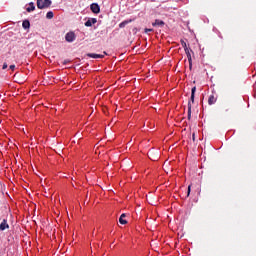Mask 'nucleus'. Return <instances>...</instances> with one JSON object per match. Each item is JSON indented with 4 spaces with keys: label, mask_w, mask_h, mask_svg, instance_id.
Segmentation results:
<instances>
[{
    "label": "nucleus",
    "mask_w": 256,
    "mask_h": 256,
    "mask_svg": "<svg viewBox=\"0 0 256 256\" xmlns=\"http://www.w3.org/2000/svg\"><path fill=\"white\" fill-rule=\"evenodd\" d=\"M38 9H49L51 7V0H37Z\"/></svg>",
    "instance_id": "1"
},
{
    "label": "nucleus",
    "mask_w": 256,
    "mask_h": 256,
    "mask_svg": "<svg viewBox=\"0 0 256 256\" xmlns=\"http://www.w3.org/2000/svg\"><path fill=\"white\" fill-rule=\"evenodd\" d=\"M65 39H66L67 43H73V41H75V39H77V36L75 35V32L70 31L65 35Z\"/></svg>",
    "instance_id": "2"
},
{
    "label": "nucleus",
    "mask_w": 256,
    "mask_h": 256,
    "mask_svg": "<svg viewBox=\"0 0 256 256\" xmlns=\"http://www.w3.org/2000/svg\"><path fill=\"white\" fill-rule=\"evenodd\" d=\"M187 59H188V63L190 65V69L193 66V59L191 58V53H193V50H191L190 48H186L185 50Z\"/></svg>",
    "instance_id": "3"
},
{
    "label": "nucleus",
    "mask_w": 256,
    "mask_h": 256,
    "mask_svg": "<svg viewBox=\"0 0 256 256\" xmlns=\"http://www.w3.org/2000/svg\"><path fill=\"white\" fill-rule=\"evenodd\" d=\"M90 9H91L92 13H95V14L100 13V11H101V8L99 7V4H97V3L91 4Z\"/></svg>",
    "instance_id": "4"
},
{
    "label": "nucleus",
    "mask_w": 256,
    "mask_h": 256,
    "mask_svg": "<svg viewBox=\"0 0 256 256\" xmlns=\"http://www.w3.org/2000/svg\"><path fill=\"white\" fill-rule=\"evenodd\" d=\"M87 57H90L91 59H103V57H105V54L88 53Z\"/></svg>",
    "instance_id": "5"
},
{
    "label": "nucleus",
    "mask_w": 256,
    "mask_h": 256,
    "mask_svg": "<svg viewBox=\"0 0 256 256\" xmlns=\"http://www.w3.org/2000/svg\"><path fill=\"white\" fill-rule=\"evenodd\" d=\"M95 23H97V18L88 19L85 22V27H93V25H95Z\"/></svg>",
    "instance_id": "6"
},
{
    "label": "nucleus",
    "mask_w": 256,
    "mask_h": 256,
    "mask_svg": "<svg viewBox=\"0 0 256 256\" xmlns=\"http://www.w3.org/2000/svg\"><path fill=\"white\" fill-rule=\"evenodd\" d=\"M215 103H217V96L211 94L208 98V104L215 105Z\"/></svg>",
    "instance_id": "7"
},
{
    "label": "nucleus",
    "mask_w": 256,
    "mask_h": 256,
    "mask_svg": "<svg viewBox=\"0 0 256 256\" xmlns=\"http://www.w3.org/2000/svg\"><path fill=\"white\" fill-rule=\"evenodd\" d=\"M5 229H9V223H7V219H4L0 224V231H5Z\"/></svg>",
    "instance_id": "8"
},
{
    "label": "nucleus",
    "mask_w": 256,
    "mask_h": 256,
    "mask_svg": "<svg viewBox=\"0 0 256 256\" xmlns=\"http://www.w3.org/2000/svg\"><path fill=\"white\" fill-rule=\"evenodd\" d=\"M165 25V22L163 20L156 19L154 23H152L153 27H163Z\"/></svg>",
    "instance_id": "9"
},
{
    "label": "nucleus",
    "mask_w": 256,
    "mask_h": 256,
    "mask_svg": "<svg viewBox=\"0 0 256 256\" xmlns=\"http://www.w3.org/2000/svg\"><path fill=\"white\" fill-rule=\"evenodd\" d=\"M195 91H197V87H193L192 90H191V97H190V101L192 103H195Z\"/></svg>",
    "instance_id": "10"
},
{
    "label": "nucleus",
    "mask_w": 256,
    "mask_h": 256,
    "mask_svg": "<svg viewBox=\"0 0 256 256\" xmlns=\"http://www.w3.org/2000/svg\"><path fill=\"white\" fill-rule=\"evenodd\" d=\"M133 22V20H124L123 22H121L120 24H119V27H120V29H123L126 25H129V23H132Z\"/></svg>",
    "instance_id": "11"
},
{
    "label": "nucleus",
    "mask_w": 256,
    "mask_h": 256,
    "mask_svg": "<svg viewBox=\"0 0 256 256\" xmlns=\"http://www.w3.org/2000/svg\"><path fill=\"white\" fill-rule=\"evenodd\" d=\"M26 11H27L28 13H31V11H35V4H34L33 2H30V3H29V7L26 8Z\"/></svg>",
    "instance_id": "12"
},
{
    "label": "nucleus",
    "mask_w": 256,
    "mask_h": 256,
    "mask_svg": "<svg viewBox=\"0 0 256 256\" xmlns=\"http://www.w3.org/2000/svg\"><path fill=\"white\" fill-rule=\"evenodd\" d=\"M22 27L23 29H29V27H31V23L29 22V20H24L22 23Z\"/></svg>",
    "instance_id": "13"
},
{
    "label": "nucleus",
    "mask_w": 256,
    "mask_h": 256,
    "mask_svg": "<svg viewBox=\"0 0 256 256\" xmlns=\"http://www.w3.org/2000/svg\"><path fill=\"white\" fill-rule=\"evenodd\" d=\"M188 120H191V101L188 102Z\"/></svg>",
    "instance_id": "14"
},
{
    "label": "nucleus",
    "mask_w": 256,
    "mask_h": 256,
    "mask_svg": "<svg viewBox=\"0 0 256 256\" xmlns=\"http://www.w3.org/2000/svg\"><path fill=\"white\" fill-rule=\"evenodd\" d=\"M53 17H54L53 11L47 12L46 19H53Z\"/></svg>",
    "instance_id": "15"
},
{
    "label": "nucleus",
    "mask_w": 256,
    "mask_h": 256,
    "mask_svg": "<svg viewBox=\"0 0 256 256\" xmlns=\"http://www.w3.org/2000/svg\"><path fill=\"white\" fill-rule=\"evenodd\" d=\"M180 43H181L184 50L189 49V47H187V42H185L184 40H181Z\"/></svg>",
    "instance_id": "16"
},
{
    "label": "nucleus",
    "mask_w": 256,
    "mask_h": 256,
    "mask_svg": "<svg viewBox=\"0 0 256 256\" xmlns=\"http://www.w3.org/2000/svg\"><path fill=\"white\" fill-rule=\"evenodd\" d=\"M119 223L121 224V225H127V220H125L124 218H119Z\"/></svg>",
    "instance_id": "17"
},
{
    "label": "nucleus",
    "mask_w": 256,
    "mask_h": 256,
    "mask_svg": "<svg viewBox=\"0 0 256 256\" xmlns=\"http://www.w3.org/2000/svg\"><path fill=\"white\" fill-rule=\"evenodd\" d=\"M153 29L151 28H145L144 33H152Z\"/></svg>",
    "instance_id": "18"
},
{
    "label": "nucleus",
    "mask_w": 256,
    "mask_h": 256,
    "mask_svg": "<svg viewBox=\"0 0 256 256\" xmlns=\"http://www.w3.org/2000/svg\"><path fill=\"white\" fill-rule=\"evenodd\" d=\"M189 195H191V185L188 186L187 197H189Z\"/></svg>",
    "instance_id": "19"
},
{
    "label": "nucleus",
    "mask_w": 256,
    "mask_h": 256,
    "mask_svg": "<svg viewBox=\"0 0 256 256\" xmlns=\"http://www.w3.org/2000/svg\"><path fill=\"white\" fill-rule=\"evenodd\" d=\"M7 67H9V66L7 65V62H4V63H3V66H2V69L5 70V69H7Z\"/></svg>",
    "instance_id": "20"
},
{
    "label": "nucleus",
    "mask_w": 256,
    "mask_h": 256,
    "mask_svg": "<svg viewBox=\"0 0 256 256\" xmlns=\"http://www.w3.org/2000/svg\"><path fill=\"white\" fill-rule=\"evenodd\" d=\"M11 71H15V64L10 65Z\"/></svg>",
    "instance_id": "21"
},
{
    "label": "nucleus",
    "mask_w": 256,
    "mask_h": 256,
    "mask_svg": "<svg viewBox=\"0 0 256 256\" xmlns=\"http://www.w3.org/2000/svg\"><path fill=\"white\" fill-rule=\"evenodd\" d=\"M126 215L125 213L121 214L120 218L125 219Z\"/></svg>",
    "instance_id": "22"
},
{
    "label": "nucleus",
    "mask_w": 256,
    "mask_h": 256,
    "mask_svg": "<svg viewBox=\"0 0 256 256\" xmlns=\"http://www.w3.org/2000/svg\"><path fill=\"white\" fill-rule=\"evenodd\" d=\"M192 140L195 141V133L192 134Z\"/></svg>",
    "instance_id": "23"
},
{
    "label": "nucleus",
    "mask_w": 256,
    "mask_h": 256,
    "mask_svg": "<svg viewBox=\"0 0 256 256\" xmlns=\"http://www.w3.org/2000/svg\"><path fill=\"white\" fill-rule=\"evenodd\" d=\"M67 63H69V60L64 61V65H67Z\"/></svg>",
    "instance_id": "24"
},
{
    "label": "nucleus",
    "mask_w": 256,
    "mask_h": 256,
    "mask_svg": "<svg viewBox=\"0 0 256 256\" xmlns=\"http://www.w3.org/2000/svg\"><path fill=\"white\" fill-rule=\"evenodd\" d=\"M103 53H104V55H107V52L104 51Z\"/></svg>",
    "instance_id": "25"
}]
</instances>
